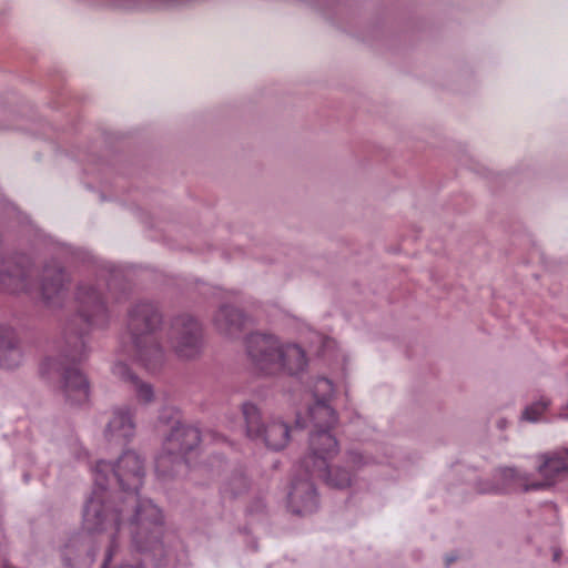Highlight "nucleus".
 I'll list each match as a JSON object with an SVG mask.
<instances>
[{"label": "nucleus", "mask_w": 568, "mask_h": 568, "mask_svg": "<svg viewBox=\"0 0 568 568\" xmlns=\"http://www.w3.org/2000/svg\"><path fill=\"white\" fill-rule=\"evenodd\" d=\"M143 478V462L131 450L123 453L114 466L104 460L95 466L94 489L84 506L83 527L90 532L112 534L104 566L115 552L114 534L124 521L129 523L138 551L150 554L155 559L164 556L163 515L151 500H141L138 496Z\"/></svg>", "instance_id": "nucleus-1"}, {"label": "nucleus", "mask_w": 568, "mask_h": 568, "mask_svg": "<svg viewBox=\"0 0 568 568\" xmlns=\"http://www.w3.org/2000/svg\"><path fill=\"white\" fill-rule=\"evenodd\" d=\"M28 271L21 264L9 261H0V287L16 293L27 288Z\"/></svg>", "instance_id": "nucleus-14"}, {"label": "nucleus", "mask_w": 568, "mask_h": 568, "mask_svg": "<svg viewBox=\"0 0 568 568\" xmlns=\"http://www.w3.org/2000/svg\"><path fill=\"white\" fill-rule=\"evenodd\" d=\"M549 405L550 400L546 397H541L539 400L534 402L525 408L523 412V418L532 423L538 422Z\"/></svg>", "instance_id": "nucleus-22"}, {"label": "nucleus", "mask_w": 568, "mask_h": 568, "mask_svg": "<svg viewBox=\"0 0 568 568\" xmlns=\"http://www.w3.org/2000/svg\"><path fill=\"white\" fill-rule=\"evenodd\" d=\"M77 314L68 321L63 332L64 347L59 358L47 357L40 364V375L51 379L61 377V389L71 405L85 403L89 398V382L74 364L88 357L83 335L94 328H104L110 323V312L103 292L92 283H81L75 292Z\"/></svg>", "instance_id": "nucleus-2"}, {"label": "nucleus", "mask_w": 568, "mask_h": 568, "mask_svg": "<svg viewBox=\"0 0 568 568\" xmlns=\"http://www.w3.org/2000/svg\"><path fill=\"white\" fill-rule=\"evenodd\" d=\"M307 365L304 351L298 345L282 346L281 351V369H285L290 374H297Z\"/></svg>", "instance_id": "nucleus-21"}, {"label": "nucleus", "mask_w": 568, "mask_h": 568, "mask_svg": "<svg viewBox=\"0 0 568 568\" xmlns=\"http://www.w3.org/2000/svg\"><path fill=\"white\" fill-rule=\"evenodd\" d=\"M288 506L296 515L312 514L317 509L316 488L310 478L293 481L288 494Z\"/></svg>", "instance_id": "nucleus-10"}, {"label": "nucleus", "mask_w": 568, "mask_h": 568, "mask_svg": "<svg viewBox=\"0 0 568 568\" xmlns=\"http://www.w3.org/2000/svg\"><path fill=\"white\" fill-rule=\"evenodd\" d=\"M310 418L315 430L333 429L338 423L336 410L324 400L317 399L308 409Z\"/></svg>", "instance_id": "nucleus-19"}, {"label": "nucleus", "mask_w": 568, "mask_h": 568, "mask_svg": "<svg viewBox=\"0 0 568 568\" xmlns=\"http://www.w3.org/2000/svg\"><path fill=\"white\" fill-rule=\"evenodd\" d=\"M168 342L174 354L182 359L197 357L203 346V332L200 322L189 314H181L171 321Z\"/></svg>", "instance_id": "nucleus-5"}, {"label": "nucleus", "mask_w": 568, "mask_h": 568, "mask_svg": "<svg viewBox=\"0 0 568 568\" xmlns=\"http://www.w3.org/2000/svg\"><path fill=\"white\" fill-rule=\"evenodd\" d=\"M365 458L364 456L357 452V450H347L345 454V464L349 467L348 469L352 470L354 474V470L361 468L363 465H365Z\"/></svg>", "instance_id": "nucleus-25"}, {"label": "nucleus", "mask_w": 568, "mask_h": 568, "mask_svg": "<svg viewBox=\"0 0 568 568\" xmlns=\"http://www.w3.org/2000/svg\"><path fill=\"white\" fill-rule=\"evenodd\" d=\"M79 552L80 551L78 549V539L70 540L65 545L63 555H62L64 565L68 567H72V557H79V555H80Z\"/></svg>", "instance_id": "nucleus-26"}, {"label": "nucleus", "mask_w": 568, "mask_h": 568, "mask_svg": "<svg viewBox=\"0 0 568 568\" xmlns=\"http://www.w3.org/2000/svg\"><path fill=\"white\" fill-rule=\"evenodd\" d=\"M311 476H316L322 478L324 483L334 489H346L349 488L353 484L354 474L352 470L345 468L342 465H336L332 468L328 467V463H326L325 468L323 470H314L313 468L306 470Z\"/></svg>", "instance_id": "nucleus-17"}, {"label": "nucleus", "mask_w": 568, "mask_h": 568, "mask_svg": "<svg viewBox=\"0 0 568 568\" xmlns=\"http://www.w3.org/2000/svg\"><path fill=\"white\" fill-rule=\"evenodd\" d=\"M244 322L243 312L229 305L221 306L213 317L215 328L225 336L239 335L243 329Z\"/></svg>", "instance_id": "nucleus-13"}, {"label": "nucleus", "mask_w": 568, "mask_h": 568, "mask_svg": "<svg viewBox=\"0 0 568 568\" xmlns=\"http://www.w3.org/2000/svg\"><path fill=\"white\" fill-rule=\"evenodd\" d=\"M69 276L57 263L47 265L41 275V296L49 306L61 303L68 293Z\"/></svg>", "instance_id": "nucleus-9"}, {"label": "nucleus", "mask_w": 568, "mask_h": 568, "mask_svg": "<svg viewBox=\"0 0 568 568\" xmlns=\"http://www.w3.org/2000/svg\"><path fill=\"white\" fill-rule=\"evenodd\" d=\"M22 362V352L16 332L11 327H0V367L17 368Z\"/></svg>", "instance_id": "nucleus-12"}, {"label": "nucleus", "mask_w": 568, "mask_h": 568, "mask_svg": "<svg viewBox=\"0 0 568 568\" xmlns=\"http://www.w3.org/2000/svg\"><path fill=\"white\" fill-rule=\"evenodd\" d=\"M339 452V445L331 430L318 429L311 433L310 453L302 460V467L306 470H323L326 463Z\"/></svg>", "instance_id": "nucleus-8"}, {"label": "nucleus", "mask_w": 568, "mask_h": 568, "mask_svg": "<svg viewBox=\"0 0 568 568\" xmlns=\"http://www.w3.org/2000/svg\"><path fill=\"white\" fill-rule=\"evenodd\" d=\"M538 458L540 464L537 470L544 477L542 481L548 483L546 487L552 484L558 474L568 469V448L562 452L542 454Z\"/></svg>", "instance_id": "nucleus-16"}, {"label": "nucleus", "mask_w": 568, "mask_h": 568, "mask_svg": "<svg viewBox=\"0 0 568 568\" xmlns=\"http://www.w3.org/2000/svg\"><path fill=\"white\" fill-rule=\"evenodd\" d=\"M118 568H139V567L134 566V565H121Z\"/></svg>", "instance_id": "nucleus-28"}, {"label": "nucleus", "mask_w": 568, "mask_h": 568, "mask_svg": "<svg viewBox=\"0 0 568 568\" xmlns=\"http://www.w3.org/2000/svg\"><path fill=\"white\" fill-rule=\"evenodd\" d=\"M135 424L126 408H116L106 425L105 437L109 442L125 443L134 435Z\"/></svg>", "instance_id": "nucleus-11"}, {"label": "nucleus", "mask_w": 568, "mask_h": 568, "mask_svg": "<svg viewBox=\"0 0 568 568\" xmlns=\"http://www.w3.org/2000/svg\"><path fill=\"white\" fill-rule=\"evenodd\" d=\"M456 560V557H447L446 558V565L449 566L452 562Z\"/></svg>", "instance_id": "nucleus-27"}, {"label": "nucleus", "mask_w": 568, "mask_h": 568, "mask_svg": "<svg viewBox=\"0 0 568 568\" xmlns=\"http://www.w3.org/2000/svg\"><path fill=\"white\" fill-rule=\"evenodd\" d=\"M113 375L126 383L135 394L138 400L151 403L154 398V390L151 384L142 382L124 363H116L113 366Z\"/></svg>", "instance_id": "nucleus-15"}, {"label": "nucleus", "mask_w": 568, "mask_h": 568, "mask_svg": "<svg viewBox=\"0 0 568 568\" xmlns=\"http://www.w3.org/2000/svg\"><path fill=\"white\" fill-rule=\"evenodd\" d=\"M162 323V313L151 302H138L128 311L126 331L133 356L150 372L160 369L165 361V352L155 336Z\"/></svg>", "instance_id": "nucleus-3"}, {"label": "nucleus", "mask_w": 568, "mask_h": 568, "mask_svg": "<svg viewBox=\"0 0 568 568\" xmlns=\"http://www.w3.org/2000/svg\"><path fill=\"white\" fill-rule=\"evenodd\" d=\"M288 439V425L282 420L267 422L261 437L257 438V440L264 443L266 447L274 450L283 449L287 445Z\"/></svg>", "instance_id": "nucleus-18"}, {"label": "nucleus", "mask_w": 568, "mask_h": 568, "mask_svg": "<svg viewBox=\"0 0 568 568\" xmlns=\"http://www.w3.org/2000/svg\"><path fill=\"white\" fill-rule=\"evenodd\" d=\"M548 483L536 481L531 475L516 467L501 466L494 469L491 479L478 481L481 494H510L545 489Z\"/></svg>", "instance_id": "nucleus-6"}, {"label": "nucleus", "mask_w": 568, "mask_h": 568, "mask_svg": "<svg viewBox=\"0 0 568 568\" xmlns=\"http://www.w3.org/2000/svg\"><path fill=\"white\" fill-rule=\"evenodd\" d=\"M200 430L178 423L166 436L162 453L156 458V470L164 476L173 475L185 464V456L199 446Z\"/></svg>", "instance_id": "nucleus-4"}, {"label": "nucleus", "mask_w": 568, "mask_h": 568, "mask_svg": "<svg viewBox=\"0 0 568 568\" xmlns=\"http://www.w3.org/2000/svg\"><path fill=\"white\" fill-rule=\"evenodd\" d=\"M313 393H314L315 402L317 399H320V400H324L325 403H327V400L334 394L333 383L325 377H320L315 382Z\"/></svg>", "instance_id": "nucleus-23"}, {"label": "nucleus", "mask_w": 568, "mask_h": 568, "mask_svg": "<svg viewBox=\"0 0 568 568\" xmlns=\"http://www.w3.org/2000/svg\"><path fill=\"white\" fill-rule=\"evenodd\" d=\"M245 343L247 356L257 372L270 375L281 369L282 345L275 336L254 333Z\"/></svg>", "instance_id": "nucleus-7"}, {"label": "nucleus", "mask_w": 568, "mask_h": 568, "mask_svg": "<svg viewBox=\"0 0 568 568\" xmlns=\"http://www.w3.org/2000/svg\"><path fill=\"white\" fill-rule=\"evenodd\" d=\"M248 488V480L244 475H236L227 483V489L233 496H236Z\"/></svg>", "instance_id": "nucleus-24"}, {"label": "nucleus", "mask_w": 568, "mask_h": 568, "mask_svg": "<svg viewBox=\"0 0 568 568\" xmlns=\"http://www.w3.org/2000/svg\"><path fill=\"white\" fill-rule=\"evenodd\" d=\"M241 410L246 436L253 440H257L267 424L263 419L260 407L255 403L244 402L241 405Z\"/></svg>", "instance_id": "nucleus-20"}]
</instances>
